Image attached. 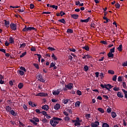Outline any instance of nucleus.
Here are the masks:
<instances>
[{"label":"nucleus","mask_w":127,"mask_h":127,"mask_svg":"<svg viewBox=\"0 0 127 127\" xmlns=\"http://www.w3.org/2000/svg\"><path fill=\"white\" fill-rule=\"evenodd\" d=\"M76 94L78 96H81V95H82V92L81 91H80V90H77L76 91Z\"/></svg>","instance_id":"nucleus-46"},{"label":"nucleus","mask_w":127,"mask_h":127,"mask_svg":"<svg viewBox=\"0 0 127 127\" xmlns=\"http://www.w3.org/2000/svg\"><path fill=\"white\" fill-rule=\"evenodd\" d=\"M72 18H73V19H78V18L79 17V15L76 14H73L71 15Z\"/></svg>","instance_id":"nucleus-9"},{"label":"nucleus","mask_w":127,"mask_h":127,"mask_svg":"<svg viewBox=\"0 0 127 127\" xmlns=\"http://www.w3.org/2000/svg\"><path fill=\"white\" fill-rule=\"evenodd\" d=\"M98 111H99V112H100L101 114H104V113H105V110H104L103 108H98Z\"/></svg>","instance_id":"nucleus-23"},{"label":"nucleus","mask_w":127,"mask_h":127,"mask_svg":"<svg viewBox=\"0 0 127 127\" xmlns=\"http://www.w3.org/2000/svg\"><path fill=\"white\" fill-rule=\"evenodd\" d=\"M24 8H22V9H18V11H19L20 12H24Z\"/></svg>","instance_id":"nucleus-58"},{"label":"nucleus","mask_w":127,"mask_h":127,"mask_svg":"<svg viewBox=\"0 0 127 127\" xmlns=\"http://www.w3.org/2000/svg\"><path fill=\"white\" fill-rule=\"evenodd\" d=\"M107 113H109V114H110V113H111L112 112V108H108L107 110Z\"/></svg>","instance_id":"nucleus-60"},{"label":"nucleus","mask_w":127,"mask_h":127,"mask_svg":"<svg viewBox=\"0 0 127 127\" xmlns=\"http://www.w3.org/2000/svg\"><path fill=\"white\" fill-rule=\"evenodd\" d=\"M122 85H123V88H124V89H127V83L126 82H122Z\"/></svg>","instance_id":"nucleus-31"},{"label":"nucleus","mask_w":127,"mask_h":127,"mask_svg":"<svg viewBox=\"0 0 127 127\" xmlns=\"http://www.w3.org/2000/svg\"><path fill=\"white\" fill-rule=\"evenodd\" d=\"M41 114H42L43 116H45V117H46V115H47V112L46 111H42V112H41Z\"/></svg>","instance_id":"nucleus-56"},{"label":"nucleus","mask_w":127,"mask_h":127,"mask_svg":"<svg viewBox=\"0 0 127 127\" xmlns=\"http://www.w3.org/2000/svg\"><path fill=\"white\" fill-rule=\"evenodd\" d=\"M100 122L98 121L95 122L94 123H92L91 126L92 127H99Z\"/></svg>","instance_id":"nucleus-5"},{"label":"nucleus","mask_w":127,"mask_h":127,"mask_svg":"<svg viewBox=\"0 0 127 127\" xmlns=\"http://www.w3.org/2000/svg\"><path fill=\"white\" fill-rule=\"evenodd\" d=\"M83 49H85L86 51H89L90 50V48H89L88 46H84L82 47Z\"/></svg>","instance_id":"nucleus-28"},{"label":"nucleus","mask_w":127,"mask_h":127,"mask_svg":"<svg viewBox=\"0 0 127 127\" xmlns=\"http://www.w3.org/2000/svg\"><path fill=\"white\" fill-rule=\"evenodd\" d=\"M117 96L119 97V98H124V95H123L121 92L117 93Z\"/></svg>","instance_id":"nucleus-19"},{"label":"nucleus","mask_w":127,"mask_h":127,"mask_svg":"<svg viewBox=\"0 0 127 127\" xmlns=\"http://www.w3.org/2000/svg\"><path fill=\"white\" fill-rule=\"evenodd\" d=\"M84 70L85 71V72H87V71H88V70H89V67H88V65H85L84 66Z\"/></svg>","instance_id":"nucleus-36"},{"label":"nucleus","mask_w":127,"mask_h":127,"mask_svg":"<svg viewBox=\"0 0 127 127\" xmlns=\"http://www.w3.org/2000/svg\"><path fill=\"white\" fill-rule=\"evenodd\" d=\"M108 73L109 74H111L112 75H114V74H115V71L113 70H109Z\"/></svg>","instance_id":"nucleus-37"},{"label":"nucleus","mask_w":127,"mask_h":127,"mask_svg":"<svg viewBox=\"0 0 127 127\" xmlns=\"http://www.w3.org/2000/svg\"><path fill=\"white\" fill-rule=\"evenodd\" d=\"M31 51H33V52H35V51H36V49L34 47H32L31 48Z\"/></svg>","instance_id":"nucleus-55"},{"label":"nucleus","mask_w":127,"mask_h":127,"mask_svg":"<svg viewBox=\"0 0 127 127\" xmlns=\"http://www.w3.org/2000/svg\"><path fill=\"white\" fill-rule=\"evenodd\" d=\"M69 100L68 99H64L63 100V103H64V105H66V104H67V103H68Z\"/></svg>","instance_id":"nucleus-40"},{"label":"nucleus","mask_w":127,"mask_h":127,"mask_svg":"<svg viewBox=\"0 0 127 127\" xmlns=\"http://www.w3.org/2000/svg\"><path fill=\"white\" fill-rule=\"evenodd\" d=\"M111 116H112L113 119H115V118H116V117H117V114H116V113L115 112H112L111 113Z\"/></svg>","instance_id":"nucleus-22"},{"label":"nucleus","mask_w":127,"mask_h":127,"mask_svg":"<svg viewBox=\"0 0 127 127\" xmlns=\"http://www.w3.org/2000/svg\"><path fill=\"white\" fill-rule=\"evenodd\" d=\"M79 121H76L75 123L74 124V126L75 127H77V126H81V123L79 122Z\"/></svg>","instance_id":"nucleus-41"},{"label":"nucleus","mask_w":127,"mask_h":127,"mask_svg":"<svg viewBox=\"0 0 127 127\" xmlns=\"http://www.w3.org/2000/svg\"><path fill=\"white\" fill-rule=\"evenodd\" d=\"M50 7L55 8V9H57V8H58V6H56L55 5H50Z\"/></svg>","instance_id":"nucleus-38"},{"label":"nucleus","mask_w":127,"mask_h":127,"mask_svg":"<svg viewBox=\"0 0 127 127\" xmlns=\"http://www.w3.org/2000/svg\"><path fill=\"white\" fill-rule=\"evenodd\" d=\"M122 78H123V76H119L118 78V82H122V81H123Z\"/></svg>","instance_id":"nucleus-39"},{"label":"nucleus","mask_w":127,"mask_h":127,"mask_svg":"<svg viewBox=\"0 0 127 127\" xmlns=\"http://www.w3.org/2000/svg\"><path fill=\"white\" fill-rule=\"evenodd\" d=\"M51 57L53 58V60H57V58L56 56H55V55L54 54H52Z\"/></svg>","instance_id":"nucleus-32"},{"label":"nucleus","mask_w":127,"mask_h":127,"mask_svg":"<svg viewBox=\"0 0 127 127\" xmlns=\"http://www.w3.org/2000/svg\"><path fill=\"white\" fill-rule=\"evenodd\" d=\"M30 122L32 123V124H33V125H35V126H37V123L36 122L34 121V120L32 119L30 120Z\"/></svg>","instance_id":"nucleus-26"},{"label":"nucleus","mask_w":127,"mask_h":127,"mask_svg":"<svg viewBox=\"0 0 127 127\" xmlns=\"http://www.w3.org/2000/svg\"><path fill=\"white\" fill-rule=\"evenodd\" d=\"M5 109L7 112H10L11 111V107H9V106H6Z\"/></svg>","instance_id":"nucleus-24"},{"label":"nucleus","mask_w":127,"mask_h":127,"mask_svg":"<svg viewBox=\"0 0 127 127\" xmlns=\"http://www.w3.org/2000/svg\"><path fill=\"white\" fill-rule=\"evenodd\" d=\"M26 46V44H25V43H22V44H20V47L24 48Z\"/></svg>","instance_id":"nucleus-59"},{"label":"nucleus","mask_w":127,"mask_h":127,"mask_svg":"<svg viewBox=\"0 0 127 127\" xmlns=\"http://www.w3.org/2000/svg\"><path fill=\"white\" fill-rule=\"evenodd\" d=\"M18 88H19V89H22V88H23V83L20 82L18 85Z\"/></svg>","instance_id":"nucleus-20"},{"label":"nucleus","mask_w":127,"mask_h":127,"mask_svg":"<svg viewBox=\"0 0 127 127\" xmlns=\"http://www.w3.org/2000/svg\"><path fill=\"white\" fill-rule=\"evenodd\" d=\"M50 124L52 126V127H55L58 124H59V121H57V120H54V117L50 121Z\"/></svg>","instance_id":"nucleus-1"},{"label":"nucleus","mask_w":127,"mask_h":127,"mask_svg":"<svg viewBox=\"0 0 127 127\" xmlns=\"http://www.w3.org/2000/svg\"><path fill=\"white\" fill-rule=\"evenodd\" d=\"M33 66L35 67L36 69H39V65L37 64H33Z\"/></svg>","instance_id":"nucleus-42"},{"label":"nucleus","mask_w":127,"mask_h":127,"mask_svg":"<svg viewBox=\"0 0 127 127\" xmlns=\"http://www.w3.org/2000/svg\"><path fill=\"white\" fill-rule=\"evenodd\" d=\"M61 106L60 104H56V105H55L54 107V108L55 109V110H56V111H58V110H59Z\"/></svg>","instance_id":"nucleus-7"},{"label":"nucleus","mask_w":127,"mask_h":127,"mask_svg":"<svg viewBox=\"0 0 127 127\" xmlns=\"http://www.w3.org/2000/svg\"><path fill=\"white\" fill-rule=\"evenodd\" d=\"M27 54V52H24V53H23L20 56V58H22V57H24V56H25V55H26Z\"/></svg>","instance_id":"nucleus-33"},{"label":"nucleus","mask_w":127,"mask_h":127,"mask_svg":"<svg viewBox=\"0 0 127 127\" xmlns=\"http://www.w3.org/2000/svg\"><path fill=\"white\" fill-rule=\"evenodd\" d=\"M67 33H73L74 31L71 29H67L66 31Z\"/></svg>","instance_id":"nucleus-25"},{"label":"nucleus","mask_w":127,"mask_h":127,"mask_svg":"<svg viewBox=\"0 0 127 127\" xmlns=\"http://www.w3.org/2000/svg\"><path fill=\"white\" fill-rule=\"evenodd\" d=\"M59 22H61V23H63L64 24H66V21L64 18H63L62 19H60L58 20Z\"/></svg>","instance_id":"nucleus-16"},{"label":"nucleus","mask_w":127,"mask_h":127,"mask_svg":"<svg viewBox=\"0 0 127 127\" xmlns=\"http://www.w3.org/2000/svg\"><path fill=\"white\" fill-rule=\"evenodd\" d=\"M117 49L118 51L122 52L123 51V45H120Z\"/></svg>","instance_id":"nucleus-18"},{"label":"nucleus","mask_w":127,"mask_h":127,"mask_svg":"<svg viewBox=\"0 0 127 127\" xmlns=\"http://www.w3.org/2000/svg\"><path fill=\"white\" fill-rule=\"evenodd\" d=\"M105 74L103 73V72H101L99 74V76L102 78H104V77H105Z\"/></svg>","instance_id":"nucleus-52"},{"label":"nucleus","mask_w":127,"mask_h":127,"mask_svg":"<svg viewBox=\"0 0 127 127\" xmlns=\"http://www.w3.org/2000/svg\"><path fill=\"white\" fill-rule=\"evenodd\" d=\"M42 122L43 123V124H47L49 123V120L46 119V118H44L43 120H42Z\"/></svg>","instance_id":"nucleus-15"},{"label":"nucleus","mask_w":127,"mask_h":127,"mask_svg":"<svg viewBox=\"0 0 127 127\" xmlns=\"http://www.w3.org/2000/svg\"><path fill=\"white\" fill-rule=\"evenodd\" d=\"M54 120L55 121H57V122H59V121H62V119L58 118L57 117H54Z\"/></svg>","instance_id":"nucleus-34"},{"label":"nucleus","mask_w":127,"mask_h":127,"mask_svg":"<svg viewBox=\"0 0 127 127\" xmlns=\"http://www.w3.org/2000/svg\"><path fill=\"white\" fill-rule=\"evenodd\" d=\"M86 119L88 120L90 119V117H91V115L89 114H87L85 115Z\"/></svg>","instance_id":"nucleus-62"},{"label":"nucleus","mask_w":127,"mask_h":127,"mask_svg":"<svg viewBox=\"0 0 127 127\" xmlns=\"http://www.w3.org/2000/svg\"><path fill=\"white\" fill-rule=\"evenodd\" d=\"M48 50H50V51H55V49H54L52 47H48Z\"/></svg>","instance_id":"nucleus-44"},{"label":"nucleus","mask_w":127,"mask_h":127,"mask_svg":"<svg viewBox=\"0 0 127 127\" xmlns=\"http://www.w3.org/2000/svg\"><path fill=\"white\" fill-rule=\"evenodd\" d=\"M10 114L12 115V116H13L14 117H16L17 113L14 112L13 110H11L10 112Z\"/></svg>","instance_id":"nucleus-13"},{"label":"nucleus","mask_w":127,"mask_h":127,"mask_svg":"<svg viewBox=\"0 0 127 127\" xmlns=\"http://www.w3.org/2000/svg\"><path fill=\"white\" fill-rule=\"evenodd\" d=\"M115 6H116V8H120L121 5H120V4L119 3H117L115 4Z\"/></svg>","instance_id":"nucleus-57"},{"label":"nucleus","mask_w":127,"mask_h":127,"mask_svg":"<svg viewBox=\"0 0 127 127\" xmlns=\"http://www.w3.org/2000/svg\"><path fill=\"white\" fill-rule=\"evenodd\" d=\"M22 31H23L24 32L27 31V27H26V26H25V27L23 29Z\"/></svg>","instance_id":"nucleus-61"},{"label":"nucleus","mask_w":127,"mask_h":127,"mask_svg":"<svg viewBox=\"0 0 127 127\" xmlns=\"http://www.w3.org/2000/svg\"><path fill=\"white\" fill-rule=\"evenodd\" d=\"M6 83V81H4V79H3V77L2 75H0V84H5Z\"/></svg>","instance_id":"nucleus-11"},{"label":"nucleus","mask_w":127,"mask_h":127,"mask_svg":"<svg viewBox=\"0 0 127 127\" xmlns=\"http://www.w3.org/2000/svg\"><path fill=\"white\" fill-rule=\"evenodd\" d=\"M18 73L19 75H21V76H23V74H24V72L22 70H19V71H18Z\"/></svg>","instance_id":"nucleus-27"},{"label":"nucleus","mask_w":127,"mask_h":127,"mask_svg":"<svg viewBox=\"0 0 127 127\" xmlns=\"http://www.w3.org/2000/svg\"><path fill=\"white\" fill-rule=\"evenodd\" d=\"M65 88H67L69 90H71L73 87L74 85L72 83H70L67 84V85H65Z\"/></svg>","instance_id":"nucleus-4"},{"label":"nucleus","mask_w":127,"mask_h":127,"mask_svg":"<svg viewBox=\"0 0 127 127\" xmlns=\"http://www.w3.org/2000/svg\"><path fill=\"white\" fill-rule=\"evenodd\" d=\"M4 21L5 25H6V26H7V25H9V21H6V20H4Z\"/></svg>","instance_id":"nucleus-43"},{"label":"nucleus","mask_w":127,"mask_h":127,"mask_svg":"<svg viewBox=\"0 0 127 127\" xmlns=\"http://www.w3.org/2000/svg\"><path fill=\"white\" fill-rule=\"evenodd\" d=\"M35 96H39V97H45L46 96V94L43 92H40L37 94H36Z\"/></svg>","instance_id":"nucleus-8"},{"label":"nucleus","mask_w":127,"mask_h":127,"mask_svg":"<svg viewBox=\"0 0 127 127\" xmlns=\"http://www.w3.org/2000/svg\"><path fill=\"white\" fill-rule=\"evenodd\" d=\"M108 57L109 58H113V57H114V54L109 52L108 54Z\"/></svg>","instance_id":"nucleus-21"},{"label":"nucleus","mask_w":127,"mask_h":127,"mask_svg":"<svg viewBox=\"0 0 127 127\" xmlns=\"http://www.w3.org/2000/svg\"><path fill=\"white\" fill-rule=\"evenodd\" d=\"M9 42L10 44L14 43V38L12 37H10L9 38Z\"/></svg>","instance_id":"nucleus-10"},{"label":"nucleus","mask_w":127,"mask_h":127,"mask_svg":"<svg viewBox=\"0 0 127 127\" xmlns=\"http://www.w3.org/2000/svg\"><path fill=\"white\" fill-rule=\"evenodd\" d=\"M10 27L12 30H16V24L11 23L10 24Z\"/></svg>","instance_id":"nucleus-6"},{"label":"nucleus","mask_w":127,"mask_h":127,"mask_svg":"<svg viewBox=\"0 0 127 127\" xmlns=\"http://www.w3.org/2000/svg\"><path fill=\"white\" fill-rule=\"evenodd\" d=\"M110 125L107 123H104L102 124V127H109Z\"/></svg>","instance_id":"nucleus-29"},{"label":"nucleus","mask_w":127,"mask_h":127,"mask_svg":"<svg viewBox=\"0 0 127 127\" xmlns=\"http://www.w3.org/2000/svg\"><path fill=\"white\" fill-rule=\"evenodd\" d=\"M55 65V64L54 63H52L50 64V68H51L52 67H53Z\"/></svg>","instance_id":"nucleus-64"},{"label":"nucleus","mask_w":127,"mask_h":127,"mask_svg":"<svg viewBox=\"0 0 127 127\" xmlns=\"http://www.w3.org/2000/svg\"><path fill=\"white\" fill-rule=\"evenodd\" d=\"M30 9H33L34 8V4L32 3L30 4Z\"/></svg>","instance_id":"nucleus-49"},{"label":"nucleus","mask_w":127,"mask_h":127,"mask_svg":"<svg viewBox=\"0 0 127 127\" xmlns=\"http://www.w3.org/2000/svg\"><path fill=\"white\" fill-rule=\"evenodd\" d=\"M80 104H81V102H80V101H77L75 104V107H80Z\"/></svg>","instance_id":"nucleus-35"},{"label":"nucleus","mask_w":127,"mask_h":127,"mask_svg":"<svg viewBox=\"0 0 127 127\" xmlns=\"http://www.w3.org/2000/svg\"><path fill=\"white\" fill-rule=\"evenodd\" d=\"M103 97L105 99V100H109V97L107 95H103Z\"/></svg>","instance_id":"nucleus-63"},{"label":"nucleus","mask_w":127,"mask_h":127,"mask_svg":"<svg viewBox=\"0 0 127 127\" xmlns=\"http://www.w3.org/2000/svg\"><path fill=\"white\" fill-rule=\"evenodd\" d=\"M42 109L44 110V111H48L49 110V107L48 105H45L42 106Z\"/></svg>","instance_id":"nucleus-12"},{"label":"nucleus","mask_w":127,"mask_h":127,"mask_svg":"<svg viewBox=\"0 0 127 127\" xmlns=\"http://www.w3.org/2000/svg\"><path fill=\"white\" fill-rule=\"evenodd\" d=\"M122 66L123 67H127V61L124 62L123 64H122Z\"/></svg>","instance_id":"nucleus-51"},{"label":"nucleus","mask_w":127,"mask_h":127,"mask_svg":"<svg viewBox=\"0 0 127 127\" xmlns=\"http://www.w3.org/2000/svg\"><path fill=\"white\" fill-rule=\"evenodd\" d=\"M28 104L31 107H36L37 106L36 104L32 103V102H31V101H29Z\"/></svg>","instance_id":"nucleus-17"},{"label":"nucleus","mask_w":127,"mask_h":127,"mask_svg":"<svg viewBox=\"0 0 127 127\" xmlns=\"http://www.w3.org/2000/svg\"><path fill=\"white\" fill-rule=\"evenodd\" d=\"M63 90L61 88H59L57 90L53 91V95L54 96H58L60 94V92H62Z\"/></svg>","instance_id":"nucleus-3"},{"label":"nucleus","mask_w":127,"mask_h":127,"mask_svg":"<svg viewBox=\"0 0 127 127\" xmlns=\"http://www.w3.org/2000/svg\"><path fill=\"white\" fill-rule=\"evenodd\" d=\"M37 77H38V80H39V81H40L41 79H42V75L39 74L37 75Z\"/></svg>","instance_id":"nucleus-54"},{"label":"nucleus","mask_w":127,"mask_h":127,"mask_svg":"<svg viewBox=\"0 0 127 127\" xmlns=\"http://www.w3.org/2000/svg\"><path fill=\"white\" fill-rule=\"evenodd\" d=\"M20 70H22V71H24V72H26V69L23 66H21L20 67Z\"/></svg>","instance_id":"nucleus-50"},{"label":"nucleus","mask_w":127,"mask_h":127,"mask_svg":"<svg viewBox=\"0 0 127 127\" xmlns=\"http://www.w3.org/2000/svg\"><path fill=\"white\" fill-rule=\"evenodd\" d=\"M60 14L61 16H63V15H65V14H66V13L63 12V11H61L60 12Z\"/></svg>","instance_id":"nucleus-48"},{"label":"nucleus","mask_w":127,"mask_h":127,"mask_svg":"<svg viewBox=\"0 0 127 127\" xmlns=\"http://www.w3.org/2000/svg\"><path fill=\"white\" fill-rule=\"evenodd\" d=\"M100 86L101 88H103V89L106 88L108 91H110V89H112V88H114V86H112V85L110 84H105L104 85H103V84H100Z\"/></svg>","instance_id":"nucleus-2"},{"label":"nucleus","mask_w":127,"mask_h":127,"mask_svg":"<svg viewBox=\"0 0 127 127\" xmlns=\"http://www.w3.org/2000/svg\"><path fill=\"white\" fill-rule=\"evenodd\" d=\"M33 120H34L36 123H39V119L36 117H33Z\"/></svg>","instance_id":"nucleus-30"},{"label":"nucleus","mask_w":127,"mask_h":127,"mask_svg":"<svg viewBox=\"0 0 127 127\" xmlns=\"http://www.w3.org/2000/svg\"><path fill=\"white\" fill-rule=\"evenodd\" d=\"M117 75H114L112 78L113 81H114V82H117Z\"/></svg>","instance_id":"nucleus-47"},{"label":"nucleus","mask_w":127,"mask_h":127,"mask_svg":"<svg viewBox=\"0 0 127 127\" xmlns=\"http://www.w3.org/2000/svg\"><path fill=\"white\" fill-rule=\"evenodd\" d=\"M113 90H114V91H120V87H115L113 88Z\"/></svg>","instance_id":"nucleus-53"},{"label":"nucleus","mask_w":127,"mask_h":127,"mask_svg":"<svg viewBox=\"0 0 127 127\" xmlns=\"http://www.w3.org/2000/svg\"><path fill=\"white\" fill-rule=\"evenodd\" d=\"M90 17H89L88 18H87L86 19H81L80 20V22H89V21L90 20Z\"/></svg>","instance_id":"nucleus-14"},{"label":"nucleus","mask_w":127,"mask_h":127,"mask_svg":"<svg viewBox=\"0 0 127 127\" xmlns=\"http://www.w3.org/2000/svg\"><path fill=\"white\" fill-rule=\"evenodd\" d=\"M115 47L113 48L112 49H110V51L109 52V53H115Z\"/></svg>","instance_id":"nucleus-45"}]
</instances>
